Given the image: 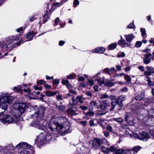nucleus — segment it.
Segmentation results:
<instances>
[{
	"instance_id": "obj_29",
	"label": "nucleus",
	"mask_w": 154,
	"mask_h": 154,
	"mask_svg": "<svg viewBox=\"0 0 154 154\" xmlns=\"http://www.w3.org/2000/svg\"><path fill=\"white\" fill-rule=\"evenodd\" d=\"M5 42H0V49L4 48V47L5 46ZM4 52V51H2V49L0 50V56L2 54V53Z\"/></svg>"
},
{
	"instance_id": "obj_50",
	"label": "nucleus",
	"mask_w": 154,
	"mask_h": 154,
	"mask_svg": "<svg viewBox=\"0 0 154 154\" xmlns=\"http://www.w3.org/2000/svg\"><path fill=\"white\" fill-rule=\"evenodd\" d=\"M80 124L83 126H85L87 125V122L86 121H82L80 122Z\"/></svg>"
},
{
	"instance_id": "obj_23",
	"label": "nucleus",
	"mask_w": 154,
	"mask_h": 154,
	"mask_svg": "<svg viewBox=\"0 0 154 154\" xmlns=\"http://www.w3.org/2000/svg\"><path fill=\"white\" fill-rule=\"evenodd\" d=\"M58 93V92L57 91H56L54 92H53L52 91H46L45 92V94L47 96L53 97L54 95H56Z\"/></svg>"
},
{
	"instance_id": "obj_24",
	"label": "nucleus",
	"mask_w": 154,
	"mask_h": 154,
	"mask_svg": "<svg viewBox=\"0 0 154 154\" xmlns=\"http://www.w3.org/2000/svg\"><path fill=\"white\" fill-rule=\"evenodd\" d=\"M95 121H96V122L99 124L103 129L105 128L104 125V123L103 122V121L102 119H98Z\"/></svg>"
},
{
	"instance_id": "obj_28",
	"label": "nucleus",
	"mask_w": 154,
	"mask_h": 154,
	"mask_svg": "<svg viewBox=\"0 0 154 154\" xmlns=\"http://www.w3.org/2000/svg\"><path fill=\"white\" fill-rule=\"evenodd\" d=\"M33 35L32 32H29L26 35V38H29L30 39L26 40V41H28L31 40H32V38H33Z\"/></svg>"
},
{
	"instance_id": "obj_46",
	"label": "nucleus",
	"mask_w": 154,
	"mask_h": 154,
	"mask_svg": "<svg viewBox=\"0 0 154 154\" xmlns=\"http://www.w3.org/2000/svg\"><path fill=\"white\" fill-rule=\"evenodd\" d=\"M107 148H106L104 146H102L101 148V150L104 153H108V152L106 151H107Z\"/></svg>"
},
{
	"instance_id": "obj_2",
	"label": "nucleus",
	"mask_w": 154,
	"mask_h": 154,
	"mask_svg": "<svg viewBox=\"0 0 154 154\" xmlns=\"http://www.w3.org/2000/svg\"><path fill=\"white\" fill-rule=\"evenodd\" d=\"M57 135L56 133H48L45 135L43 134H40L37 137V139L35 140V143L40 146L45 143H48L52 139H55V137L57 136Z\"/></svg>"
},
{
	"instance_id": "obj_38",
	"label": "nucleus",
	"mask_w": 154,
	"mask_h": 154,
	"mask_svg": "<svg viewBox=\"0 0 154 154\" xmlns=\"http://www.w3.org/2000/svg\"><path fill=\"white\" fill-rule=\"evenodd\" d=\"M113 120L120 123H122L123 121V120L121 118H114Z\"/></svg>"
},
{
	"instance_id": "obj_57",
	"label": "nucleus",
	"mask_w": 154,
	"mask_h": 154,
	"mask_svg": "<svg viewBox=\"0 0 154 154\" xmlns=\"http://www.w3.org/2000/svg\"><path fill=\"white\" fill-rule=\"evenodd\" d=\"M97 81L99 84L100 85H102L104 83V81L103 79H97Z\"/></svg>"
},
{
	"instance_id": "obj_6",
	"label": "nucleus",
	"mask_w": 154,
	"mask_h": 154,
	"mask_svg": "<svg viewBox=\"0 0 154 154\" xmlns=\"http://www.w3.org/2000/svg\"><path fill=\"white\" fill-rule=\"evenodd\" d=\"M107 141L106 139H99L98 138H95L92 141V148L95 149L99 148L102 143L106 144Z\"/></svg>"
},
{
	"instance_id": "obj_48",
	"label": "nucleus",
	"mask_w": 154,
	"mask_h": 154,
	"mask_svg": "<svg viewBox=\"0 0 154 154\" xmlns=\"http://www.w3.org/2000/svg\"><path fill=\"white\" fill-rule=\"evenodd\" d=\"M125 54L124 52H122L118 54L117 57H124L125 56Z\"/></svg>"
},
{
	"instance_id": "obj_26",
	"label": "nucleus",
	"mask_w": 154,
	"mask_h": 154,
	"mask_svg": "<svg viewBox=\"0 0 154 154\" xmlns=\"http://www.w3.org/2000/svg\"><path fill=\"white\" fill-rule=\"evenodd\" d=\"M144 118L143 119V122L145 123H147L149 121V118L150 117L149 116H148L146 114L143 115Z\"/></svg>"
},
{
	"instance_id": "obj_64",
	"label": "nucleus",
	"mask_w": 154,
	"mask_h": 154,
	"mask_svg": "<svg viewBox=\"0 0 154 154\" xmlns=\"http://www.w3.org/2000/svg\"><path fill=\"white\" fill-rule=\"evenodd\" d=\"M85 94L87 95H88V96H90V97H92V93L90 91L87 92L85 93Z\"/></svg>"
},
{
	"instance_id": "obj_52",
	"label": "nucleus",
	"mask_w": 154,
	"mask_h": 154,
	"mask_svg": "<svg viewBox=\"0 0 154 154\" xmlns=\"http://www.w3.org/2000/svg\"><path fill=\"white\" fill-rule=\"evenodd\" d=\"M60 19L59 17H57L54 20L55 23L54 24V26H56L58 24V22L59 21Z\"/></svg>"
},
{
	"instance_id": "obj_33",
	"label": "nucleus",
	"mask_w": 154,
	"mask_h": 154,
	"mask_svg": "<svg viewBox=\"0 0 154 154\" xmlns=\"http://www.w3.org/2000/svg\"><path fill=\"white\" fill-rule=\"evenodd\" d=\"M124 152L125 154H134V152H133L132 149H124Z\"/></svg>"
},
{
	"instance_id": "obj_51",
	"label": "nucleus",
	"mask_w": 154,
	"mask_h": 154,
	"mask_svg": "<svg viewBox=\"0 0 154 154\" xmlns=\"http://www.w3.org/2000/svg\"><path fill=\"white\" fill-rule=\"evenodd\" d=\"M135 28V26L134 23H131L129 24L127 26L128 28L132 29Z\"/></svg>"
},
{
	"instance_id": "obj_43",
	"label": "nucleus",
	"mask_w": 154,
	"mask_h": 154,
	"mask_svg": "<svg viewBox=\"0 0 154 154\" xmlns=\"http://www.w3.org/2000/svg\"><path fill=\"white\" fill-rule=\"evenodd\" d=\"M103 72L106 74H109V75H111V72H109V69L108 68L104 69Z\"/></svg>"
},
{
	"instance_id": "obj_19",
	"label": "nucleus",
	"mask_w": 154,
	"mask_h": 154,
	"mask_svg": "<svg viewBox=\"0 0 154 154\" xmlns=\"http://www.w3.org/2000/svg\"><path fill=\"white\" fill-rule=\"evenodd\" d=\"M125 39L128 42H131L135 36L133 34L125 35Z\"/></svg>"
},
{
	"instance_id": "obj_53",
	"label": "nucleus",
	"mask_w": 154,
	"mask_h": 154,
	"mask_svg": "<svg viewBox=\"0 0 154 154\" xmlns=\"http://www.w3.org/2000/svg\"><path fill=\"white\" fill-rule=\"evenodd\" d=\"M106 85L107 86H112L114 85V84L112 82L109 81L106 83Z\"/></svg>"
},
{
	"instance_id": "obj_60",
	"label": "nucleus",
	"mask_w": 154,
	"mask_h": 154,
	"mask_svg": "<svg viewBox=\"0 0 154 154\" xmlns=\"http://www.w3.org/2000/svg\"><path fill=\"white\" fill-rule=\"evenodd\" d=\"M65 42L63 41H60L59 42V45L60 46H62L65 44Z\"/></svg>"
},
{
	"instance_id": "obj_4",
	"label": "nucleus",
	"mask_w": 154,
	"mask_h": 154,
	"mask_svg": "<svg viewBox=\"0 0 154 154\" xmlns=\"http://www.w3.org/2000/svg\"><path fill=\"white\" fill-rule=\"evenodd\" d=\"M19 38V35L7 38L5 41L2 42H5V43L4 48H6L7 50L10 51L15 47L17 45H19L21 43V41L16 43L13 42L14 41L17 40Z\"/></svg>"
},
{
	"instance_id": "obj_16",
	"label": "nucleus",
	"mask_w": 154,
	"mask_h": 154,
	"mask_svg": "<svg viewBox=\"0 0 154 154\" xmlns=\"http://www.w3.org/2000/svg\"><path fill=\"white\" fill-rule=\"evenodd\" d=\"M118 44L122 48L128 47L130 46L131 45V44L127 42L125 40H119Z\"/></svg>"
},
{
	"instance_id": "obj_39",
	"label": "nucleus",
	"mask_w": 154,
	"mask_h": 154,
	"mask_svg": "<svg viewBox=\"0 0 154 154\" xmlns=\"http://www.w3.org/2000/svg\"><path fill=\"white\" fill-rule=\"evenodd\" d=\"M105 128H106L109 132H112L113 131L112 128L109 125H107L106 127H105Z\"/></svg>"
},
{
	"instance_id": "obj_27",
	"label": "nucleus",
	"mask_w": 154,
	"mask_h": 154,
	"mask_svg": "<svg viewBox=\"0 0 154 154\" xmlns=\"http://www.w3.org/2000/svg\"><path fill=\"white\" fill-rule=\"evenodd\" d=\"M117 149V148L114 146H111L109 148H107V152H108V153H109L110 152H116V151Z\"/></svg>"
},
{
	"instance_id": "obj_56",
	"label": "nucleus",
	"mask_w": 154,
	"mask_h": 154,
	"mask_svg": "<svg viewBox=\"0 0 154 154\" xmlns=\"http://www.w3.org/2000/svg\"><path fill=\"white\" fill-rule=\"evenodd\" d=\"M56 98L58 100H62L63 98L61 94H58Z\"/></svg>"
},
{
	"instance_id": "obj_1",
	"label": "nucleus",
	"mask_w": 154,
	"mask_h": 154,
	"mask_svg": "<svg viewBox=\"0 0 154 154\" xmlns=\"http://www.w3.org/2000/svg\"><path fill=\"white\" fill-rule=\"evenodd\" d=\"M45 108L42 107L39 108L37 111L32 115L33 118L36 120L32 122L33 126L40 130H44L48 127L52 131H55L60 128L59 123L57 122L51 121L48 125H47L46 121L43 118Z\"/></svg>"
},
{
	"instance_id": "obj_32",
	"label": "nucleus",
	"mask_w": 154,
	"mask_h": 154,
	"mask_svg": "<svg viewBox=\"0 0 154 154\" xmlns=\"http://www.w3.org/2000/svg\"><path fill=\"white\" fill-rule=\"evenodd\" d=\"M117 46V44L116 43H114L109 45L108 46V48L110 50H113L116 48Z\"/></svg>"
},
{
	"instance_id": "obj_47",
	"label": "nucleus",
	"mask_w": 154,
	"mask_h": 154,
	"mask_svg": "<svg viewBox=\"0 0 154 154\" xmlns=\"http://www.w3.org/2000/svg\"><path fill=\"white\" fill-rule=\"evenodd\" d=\"M94 113L93 111H90L88 112H87L85 113L86 116H91L94 115Z\"/></svg>"
},
{
	"instance_id": "obj_17",
	"label": "nucleus",
	"mask_w": 154,
	"mask_h": 154,
	"mask_svg": "<svg viewBox=\"0 0 154 154\" xmlns=\"http://www.w3.org/2000/svg\"><path fill=\"white\" fill-rule=\"evenodd\" d=\"M50 14L48 12V11H46V13L44 15L43 17V21L42 22L41 21H40L39 22V24L41 25L42 23H45L46 22L48 21V20L50 18Z\"/></svg>"
},
{
	"instance_id": "obj_31",
	"label": "nucleus",
	"mask_w": 154,
	"mask_h": 154,
	"mask_svg": "<svg viewBox=\"0 0 154 154\" xmlns=\"http://www.w3.org/2000/svg\"><path fill=\"white\" fill-rule=\"evenodd\" d=\"M148 113L150 117L154 118V109L149 110Z\"/></svg>"
},
{
	"instance_id": "obj_30",
	"label": "nucleus",
	"mask_w": 154,
	"mask_h": 154,
	"mask_svg": "<svg viewBox=\"0 0 154 154\" xmlns=\"http://www.w3.org/2000/svg\"><path fill=\"white\" fill-rule=\"evenodd\" d=\"M146 78L147 79L146 81L148 82L147 84L149 86H154V82L151 81L150 78L148 77H146Z\"/></svg>"
},
{
	"instance_id": "obj_18",
	"label": "nucleus",
	"mask_w": 154,
	"mask_h": 154,
	"mask_svg": "<svg viewBox=\"0 0 154 154\" xmlns=\"http://www.w3.org/2000/svg\"><path fill=\"white\" fill-rule=\"evenodd\" d=\"M99 108V106L97 105V102L95 101H91L89 104V109L90 110H92L93 108Z\"/></svg>"
},
{
	"instance_id": "obj_35",
	"label": "nucleus",
	"mask_w": 154,
	"mask_h": 154,
	"mask_svg": "<svg viewBox=\"0 0 154 154\" xmlns=\"http://www.w3.org/2000/svg\"><path fill=\"white\" fill-rule=\"evenodd\" d=\"M140 149L141 147L140 146H137L134 147L132 150L134 152L137 153Z\"/></svg>"
},
{
	"instance_id": "obj_62",
	"label": "nucleus",
	"mask_w": 154,
	"mask_h": 154,
	"mask_svg": "<svg viewBox=\"0 0 154 154\" xmlns=\"http://www.w3.org/2000/svg\"><path fill=\"white\" fill-rule=\"evenodd\" d=\"M63 4V2L59 3V2H57L56 3H55L54 4V5L55 6H59L61 5H62Z\"/></svg>"
},
{
	"instance_id": "obj_59",
	"label": "nucleus",
	"mask_w": 154,
	"mask_h": 154,
	"mask_svg": "<svg viewBox=\"0 0 154 154\" xmlns=\"http://www.w3.org/2000/svg\"><path fill=\"white\" fill-rule=\"evenodd\" d=\"M88 82L91 86H92L94 84V81L93 80H88Z\"/></svg>"
},
{
	"instance_id": "obj_14",
	"label": "nucleus",
	"mask_w": 154,
	"mask_h": 154,
	"mask_svg": "<svg viewBox=\"0 0 154 154\" xmlns=\"http://www.w3.org/2000/svg\"><path fill=\"white\" fill-rule=\"evenodd\" d=\"M16 147L23 149H28L31 147V146L26 142H21L16 146Z\"/></svg>"
},
{
	"instance_id": "obj_45",
	"label": "nucleus",
	"mask_w": 154,
	"mask_h": 154,
	"mask_svg": "<svg viewBox=\"0 0 154 154\" xmlns=\"http://www.w3.org/2000/svg\"><path fill=\"white\" fill-rule=\"evenodd\" d=\"M142 44V42L141 41H138L136 42L135 44V46L137 47V48H139L140 47Z\"/></svg>"
},
{
	"instance_id": "obj_58",
	"label": "nucleus",
	"mask_w": 154,
	"mask_h": 154,
	"mask_svg": "<svg viewBox=\"0 0 154 154\" xmlns=\"http://www.w3.org/2000/svg\"><path fill=\"white\" fill-rule=\"evenodd\" d=\"M80 108L82 110H85L88 109V107L86 106H83V105H80Z\"/></svg>"
},
{
	"instance_id": "obj_44",
	"label": "nucleus",
	"mask_w": 154,
	"mask_h": 154,
	"mask_svg": "<svg viewBox=\"0 0 154 154\" xmlns=\"http://www.w3.org/2000/svg\"><path fill=\"white\" fill-rule=\"evenodd\" d=\"M124 78L126 81L128 82H129L131 81V79L128 75H125Z\"/></svg>"
},
{
	"instance_id": "obj_37",
	"label": "nucleus",
	"mask_w": 154,
	"mask_h": 154,
	"mask_svg": "<svg viewBox=\"0 0 154 154\" xmlns=\"http://www.w3.org/2000/svg\"><path fill=\"white\" fill-rule=\"evenodd\" d=\"M56 106L60 110L63 111L65 108V106L64 105L58 106L56 104H55Z\"/></svg>"
},
{
	"instance_id": "obj_40",
	"label": "nucleus",
	"mask_w": 154,
	"mask_h": 154,
	"mask_svg": "<svg viewBox=\"0 0 154 154\" xmlns=\"http://www.w3.org/2000/svg\"><path fill=\"white\" fill-rule=\"evenodd\" d=\"M124 152V149H116L115 152L116 154H122Z\"/></svg>"
},
{
	"instance_id": "obj_55",
	"label": "nucleus",
	"mask_w": 154,
	"mask_h": 154,
	"mask_svg": "<svg viewBox=\"0 0 154 154\" xmlns=\"http://www.w3.org/2000/svg\"><path fill=\"white\" fill-rule=\"evenodd\" d=\"M147 19L148 20V21L150 22L152 25L153 24V21L151 19V16H148L147 17Z\"/></svg>"
},
{
	"instance_id": "obj_49",
	"label": "nucleus",
	"mask_w": 154,
	"mask_h": 154,
	"mask_svg": "<svg viewBox=\"0 0 154 154\" xmlns=\"http://www.w3.org/2000/svg\"><path fill=\"white\" fill-rule=\"evenodd\" d=\"M109 96L106 94H103L101 95L100 98L102 99L107 98Z\"/></svg>"
},
{
	"instance_id": "obj_54",
	"label": "nucleus",
	"mask_w": 154,
	"mask_h": 154,
	"mask_svg": "<svg viewBox=\"0 0 154 154\" xmlns=\"http://www.w3.org/2000/svg\"><path fill=\"white\" fill-rule=\"evenodd\" d=\"M44 86L46 89H50L51 88V85H49L47 84L44 83Z\"/></svg>"
},
{
	"instance_id": "obj_61",
	"label": "nucleus",
	"mask_w": 154,
	"mask_h": 154,
	"mask_svg": "<svg viewBox=\"0 0 154 154\" xmlns=\"http://www.w3.org/2000/svg\"><path fill=\"white\" fill-rule=\"evenodd\" d=\"M73 3L75 5H78L79 4V2L78 0H74Z\"/></svg>"
},
{
	"instance_id": "obj_22",
	"label": "nucleus",
	"mask_w": 154,
	"mask_h": 154,
	"mask_svg": "<svg viewBox=\"0 0 154 154\" xmlns=\"http://www.w3.org/2000/svg\"><path fill=\"white\" fill-rule=\"evenodd\" d=\"M76 99H74L73 97H72V99L69 100V104L70 105H74L77 104L78 101Z\"/></svg>"
},
{
	"instance_id": "obj_13",
	"label": "nucleus",
	"mask_w": 154,
	"mask_h": 154,
	"mask_svg": "<svg viewBox=\"0 0 154 154\" xmlns=\"http://www.w3.org/2000/svg\"><path fill=\"white\" fill-rule=\"evenodd\" d=\"M77 108L75 106L69 107L67 110V113L69 115H77L75 112Z\"/></svg>"
},
{
	"instance_id": "obj_10",
	"label": "nucleus",
	"mask_w": 154,
	"mask_h": 154,
	"mask_svg": "<svg viewBox=\"0 0 154 154\" xmlns=\"http://www.w3.org/2000/svg\"><path fill=\"white\" fill-rule=\"evenodd\" d=\"M147 71L144 72V74L148 77L150 76L152 74H154V68L152 66H147L146 67Z\"/></svg>"
},
{
	"instance_id": "obj_42",
	"label": "nucleus",
	"mask_w": 154,
	"mask_h": 154,
	"mask_svg": "<svg viewBox=\"0 0 154 154\" xmlns=\"http://www.w3.org/2000/svg\"><path fill=\"white\" fill-rule=\"evenodd\" d=\"M140 30L141 32L142 36L143 37L146 35V30L144 28H141Z\"/></svg>"
},
{
	"instance_id": "obj_12",
	"label": "nucleus",
	"mask_w": 154,
	"mask_h": 154,
	"mask_svg": "<svg viewBox=\"0 0 154 154\" xmlns=\"http://www.w3.org/2000/svg\"><path fill=\"white\" fill-rule=\"evenodd\" d=\"M101 104L104 106V107L106 108L109 111H112L115 108H113L112 109H111L112 108V101L111 102V105H110V104L106 100H103L102 101Z\"/></svg>"
},
{
	"instance_id": "obj_21",
	"label": "nucleus",
	"mask_w": 154,
	"mask_h": 154,
	"mask_svg": "<svg viewBox=\"0 0 154 154\" xmlns=\"http://www.w3.org/2000/svg\"><path fill=\"white\" fill-rule=\"evenodd\" d=\"M106 49L104 48L99 47L96 48L94 50V52L97 53H103L105 51Z\"/></svg>"
},
{
	"instance_id": "obj_20",
	"label": "nucleus",
	"mask_w": 154,
	"mask_h": 154,
	"mask_svg": "<svg viewBox=\"0 0 154 154\" xmlns=\"http://www.w3.org/2000/svg\"><path fill=\"white\" fill-rule=\"evenodd\" d=\"M144 97V93L142 92L135 96V99L137 100H140Z\"/></svg>"
},
{
	"instance_id": "obj_63",
	"label": "nucleus",
	"mask_w": 154,
	"mask_h": 154,
	"mask_svg": "<svg viewBox=\"0 0 154 154\" xmlns=\"http://www.w3.org/2000/svg\"><path fill=\"white\" fill-rule=\"evenodd\" d=\"M149 133L150 135L154 137V129H152L150 130Z\"/></svg>"
},
{
	"instance_id": "obj_41",
	"label": "nucleus",
	"mask_w": 154,
	"mask_h": 154,
	"mask_svg": "<svg viewBox=\"0 0 154 154\" xmlns=\"http://www.w3.org/2000/svg\"><path fill=\"white\" fill-rule=\"evenodd\" d=\"M20 154H31V153L27 150H23L20 152Z\"/></svg>"
},
{
	"instance_id": "obj_34",
	"label": "nucleus",
	"mask_w": 154,
	"mask_h": 154,
	"mask_svg": "<svg viewBox=\"0 0 154 154\" xmlns=\"http://www.w3.org/2000/svg\"><path fill=\"white\" fill-rule=\"evenodd\" d=\"M143 62L146 64H148L150 63L151 59L149 58L145 57L143 59Z\"/></svg>"
},
{
	"instance_id": "obj_3",
	"label": "nucleus",
	"mask_w": 154,
	"mask_h": 154,
	"mask_svg": "<svg viewBox=\"0 0 154 154\" xmlns=\"http://www.w3.org/2000/svg\"><path fill=\"white\" fill-rule=\"evenodd\" d=\"M13 101V97L5 94L0 93V114L4 113L8 108L6 103Z\"/></svg>"
},
{
	"instance_id": "obj_36",
	"label": "nucleus",
	"mask_w": 154,
	"mask_h": 154,
	"mask_svg": "<svg viewBox=\"0 0 154 154\" xmlns=\"http://www.w3.org/2000/svg\"><path fill=\"white\" fill-rule=\"evenodd\" d=\"M96 120H97V119H94V120H91L89 121L90 124L91 126H96L97 125L96 123H95L96 122Z\"/></svg>"
},
{
	"instance_id": "obj_5",
	"label": "nucleus",
	"mask_w": 154,
	"mask_h": 154,
	"mask_svg": "<svg viewBox=\"0 0 154 154\" xmlns=\"http://www.w3.org/2000/svg\"><path fill=\"white\" fill-rule=\"evenodd\" d=\"M20 117V116L17 113L12 115H1L0 116V122L4 124H9L16 123Z\"/></svg>"
},
{
	"instance_id": "obj_11",
	"label": "nucleus",
	"mask_w": 154,
	"mask_h": 154,
	"mask_svg": "<svg viewBox=\"0 0 154 154\" xmlns=\"http://www.w3.org/2000/svg\"><path fill=\"white\" fill-rule=\"evenodd\" d=\"M100 110H98L97 112L98 116L105 115L109 111L101 104H100Z\"/></svg>"
},
{
	"instance_id": "obj_8",
	"label": "nucleus",
	"mask_w": 154,
	"mask_h": 154,
	"mask_svg": "<svg viewBox=\"0 0 154 154\" xmlns=\"http://www.w3.org/2000/svg\"><path fill=\"white\" fill-rule=\"evenodd\" d=\"M132 137L144 141H147L149 138V135L145 131H143L139 134L136 133L134 134Z\"/></svg>"
},
{
	"instance_id": "obj_7",
	"label": "nucleus",
	"mask_w": 154,
	"mask_h": 154,
	"mask_svg": "<svg viewBox=\"0 0 154 154\" xmlns=\"http://www.w3.org/2000/svg\"><path fill=\"white\" fill-rule=\"evenodd\" d=\"M126 97L125 95H121L118 97L116 99L113 100H112V109L113 108H115V106L117 105H119V109H120L122 108L123 105L122 103V102L125 100L126 99Z\"/></svg>"
},
{
	"instance_id": "obj_15",
	"label": "nucleus",
	"mask_w": 154,
	"mask_h": 154,
	"mask_svg": "<svg viewBox=\"0 0 154 154\" xmlns=\"http://www.w3.org/2000/svg\"><path fill=\"white\" fill-rule=\"evenodd\" d=\"M18 108L20 114H21L24 112L27 106L26 104L25 103L20 104L18 106Z\"/></svg>"
},
{
	"instance_id": "obj_9",
	"label": "nucleus",
	"mask_w": 154,
	"mask_h": 154,
	"mask_svg": "<svg viewBox=\"0 0 154 154\" xmlns=\"http://www.w3.org/2000/svg\"><path fill=\"white\" fill-rule=\"evenodd\" d=\"M10 147H12V145H10L8 146H0V154L5 153V154H13L12 153L8 152V150H12L13 149H11Z\"/></svg>"
},
{
	"instance_id": "obj_25",
	"label": "nucleus",
	"mask_w": 154,
	"mask_h": 154,
	"mask_svg": "<svg viewBox=\"0 0 154 154\" xmlns=\"http://www.w3.org/2000/svg\"><path fill=\"white\" fill-rule=\"evenodd\" d=\"M77 100L80 103H83V101L86 99V98L83 97V96H77L76 97Z\"/></svg>"
}]
</instances>
